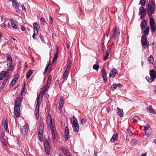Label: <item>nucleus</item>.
Segmentation results:
<instances>
[{"instance_id":"1","label":"nucleus","mask_w":156,"mask_h":156,"mask_svg":"<svg viewBox=\"0 0 156 156\" xmlns=\"http://www.w3.org/2000/svg\"><path fill=\"white\" fill-rule=\"evenodd\" d=\"M22 99L20 97L17 98L15 101L14 108V114L15 115L18 117L20 116V110Z\"/></svg>"},{"instance_id":"2","label":"nucleus","mask_w":156,"mask_h":156,"mask_svg":"<svg viewBox=\"0 0 156 156\" xmlns=\"http://www.w3.org/2000/svg\"><path fill=\"white\" fill-rule=\"evenodd\" d=\"M47 121L48 125H50L51 126L52 138L53 140H55L56 139L55 137L57 135L55 125L54 123H52L51 118L48 119V118H47Z\"/></svg>"},{"instance_id":"3","label":"nucleus","mask_w":156,"mask_h":156,"mask_svg":"<svg viewBox=\"0 0 156 156\" xmlns=\"http://www.w3.org/2000/svg\"><path fill=\"white\" fill-rule=\"evenodd\" d=\"M147 2L148 3L146 4L147 9L148 12L151 13H154L156 8V6L153 0H147Z\"/></svg>"},{"instance_id":"4","label":"nucleus","mask_w":156,"mask_h":156,"mask_svg":"<svg viewBox=\"0 0 156 156\" xmlns=\"http://www.w3.org/2000/svg\"><path fill=\"white\" fill-rule=\"evenodd\" d=\"M116 27H115L111 32L109 36L110 38L111 39H115L116 38L120 33L117 31Z\"/></svg>"},{"instance_id":"5","label":"nucleus","mask_w":156,"mask_h":156,"mask_svg":"<svg viewBox=\"0 0 156 156\" xmlns=\"http://www.w3.org/2000/svg\"><path fill=\"white\" fill-rule=\"evenodd\" d=\"M71 121L72 122V127L73 130L76 132H77L79 130V125L78 123V120L74 117H73Z\"/></svg>"},{"instance_id":"6","label":"nucleus","mask_w":156,"mask_h":156,"mask_svg":"<svg viewBox=\"0 0 156 156\" xmlns=\"http://www.w3.org/2000/svg\"><path fill=\"white\" fill-rule=\"evenodd\" d=\"M141 44L144 48H145L149 45V42H147V37L145 35H143L142 37L141 40Z\"/></svg>"},{"instance_id":"7","label":"nucleus","mask_w":156,"mask_h":156,"mask_svg":"<svg viewBox=\"0 0 156 156\" xmlns=\"http://www.w3.org/2000/svg\"><path fill=\"white\" fill-rule=\"evenodd\" d=\"M29 126L27 124H26L23 127L21 130V134L23 136H26L28 132Z\"/></svg>"},{"instance_id":"8","label":"nucleus","mask_w":156,"mask_h":156,"mask_svg":"<svg viewBox=\"0 0 156 156\" xmlns=\"http://www.w3.org/2000/svg\"><path fill=\"white\" fill-rule=\"evenodd\" d=\"M12 6L15 8L16 12L20 13L21 10L19 8V5L16 0H12Z\"/></svg>"},{"instance_id":"9","label":"nucleus","mask_w":156,"mask_h":156,"mask_svg":"<svg viewBox=\"0 0 156 156\" xmlns=\"http://www.w3.org/2000/svg\"><path fill=\"white\" fill-rule=\"evenodd\" d=\"M13 68V66L12 65L9 66V67L7 68L6 71H5V72H6L5 75L7 77H9H9L10 76Z\"/></svg>"},{"instance_id":"10","label":"nucleus","mask_w":156,"mask_h":156,"mask_svg":"<svg viewBox=\"0 0 156 156\" xmlns=\"http://www.w3.org/2000/svg\"><path fill=\"white\" fill-rule=\"evenodd\" d=\"M150 74L151 81V82L153 81L156 78V72L152 69L150 71Z\"/></svg>"},{"instance_id":"11","label":"nucleus","mask_w":156,"mask_h":156,"mask_svg":"<svg viewBox=\"0 0 156 156\" xmlns=\"http://www.w3.org/2000/svg\"><path fill=\"white\" fill-rule=\"evenodd\" d=\"M117 73L118 72L117 69L115 68H113L111 70L109 76L111 77L114 78L115 77V74Z\"/></svg>"},{"instance_id":"12","label":"nucleus","mask_w":156,"mask_h":156,"mask_svg":"<svg viewBox=\"0 0 156 156\" xmlns=\"http://www.w3.org/2000/svg\"><path fill=\"white\" fill-rule=\"evenodd\" d=\"M69 134V131L68 127L66 126L65 129V135L64 138L66 140H67L68 139V135Z\"/></svg>"},{"instance_id":"13","label":"nucleus","mask_w":156,"mask_h":156,"mask_svg":"<svg viewBox=\"0 0 156 156\" xmlns=\"http://www.w3.org/2000/svg\"><path fill=\"white\" fill-rule=\"evenodd\" d=\"M111 49V48L110 47H109L108 48L107 50L106 51V54L105 55L104 57L103 58V60L104 61H106L107 58H108L109 55V53L110 52Z\"/></svg>"},{"instance_id":"14","label":"nucleus","mask_w":156,"mask_h":156,"mask_svg":"<svg viewBox=\"0 0 156 156\" xmlns=\"http://www.w3.org/2000/svg\"><path fill=\"white\" fill-rule=\"evenodd\" d=\"M117 112L118 115L121 117L123 116V110L122 109H120L117 107Z\"/></svg>"},{"instance_id":"15","label":"nucleus","mask_w":156,"mask_h":156,"mask_svg":"<svg viewBox=\"0 0 156 156\" xmlns=\"http://www.w3.org/2000/svg\"><path fill=\"white\" fill-rule=\"evenodd\" d=\"M121 86L120 83H118L117 84H113L111 86V89L112 91H113L115 89L117 88V87H120Z\"/></svg>"},{"instance_id":"16","label":"nucleus","mask_w":156,"mask_h":156,"mask_svg":"<svg viewBox=\"0 0 156 156\" xmlns=\"http://www.w3.org/2000/svg\"><path fill=\"white\" fill-rule=\"evenodd\" d=\"M147 22L146 20H144L141 22L140 26H141V29L143 30L147 26Z\"/></svg>"},{"instance_id":"17","label":"nucleus","mask_w":156,"mask_h":156,"mask_svg":"<svg viewBox=\"0 0 156 156\" xmlns=\"http://www.w3.org/2000/svg\"><path fill=\"white\" fill-rule=\"evenodd\" d=\"M118 138V134L117 133H115V134H114L113 135L112 137L111 138L110 140V141L112 142H113L115 141H116L117 140Z\"/></svg>"},{"instance_id":"18","label":"nucleus","mask_w":156,"mask_h":156,"mask_svg":"<svg viewBox=\"0 0 156 156\" xmlns=\"http://www.w3.org/2000/svg\"><path fill=\"white\" fill-rule=\"evenodd\" d=\"M7 140V137L4 135L2 136L1 137V140L3 144L5 145L6 144V141Z\"/></svg>"},{"instance_id":"19","label":"nucleus","mask_w":156,"mask_h":156,"mask_svg":"<svg viewBox=\"0 0 156 156\" xmlns=\"http://www.w3.org/2000/svg\"><path fill=\"white\" fill-rule=\"evenodd\" d=\"M39 105H36L35 107L36 118L37 119L39 117Z\"/></svg>"},{"instance_id":"20","label":"nucleus","mask_w":156,"mask_h":156,"mask_svg":"<svg viewBox=\"0 0 156 156\" xmlns=\"http://www.w3.org/2000/svg\"><path fill=\"white\" fill-rule=\"evenodd\" d=\"M68 75V74L64 73L62 78L60 80V81L62 82V83H63L65 79L66 80H67Z\"/></svg>"},{"instance_id":"21","label":"nucleus","mask_w":156,"mask_h":156,"mask_svg":"<svg viewBox=\"0 0 156 156\" xmlns=\"http://www.w3.org/2000/svg\"><path fill=\"white\" fill-rule=\"evenodd\" d=\"M44 125L43 123H41L40 124L38 132L40 133H43Z\"/></svg>"},{"instance_id":"22","label":"nucleus","mask_w":156,"mask_h":156,"mask_svg":"<svg viewBox=\"0 0 156 156\" xmlns=\"http://www.w3.org/2000/svg\"><path fill=\"white\" fill-rule=\"evenodd\" d=\"M58 48H57L56 49V51L55 53V55H54L53 60V62L54 63L55 62L57 59L58 58Z\"/></svg>"},{"instance_id":"23","label":"nucleus","mask_w":156,"mask_h":156,"mask_svg":"<svg viewBox=\"0 0 156 156\" xmlns=\"http://www.w3.org/2000/svg\"><path fill=\"white\" fill-rule=\"evenodd\" d=\"M7 63L9 66L12 65L13 66V64L12 63V57L9 55H8L7 58Z\"/></svg>"},{"instance_id":"24","label":"nucleus","mask_w":156,"mask_h":156,"mask_svg":"<svg viewBox=\"0 0 156 156\" xmlns=\"http://www.w3.org/2000/svg\"><path fill=\"white\" fill-rule=\"evenodd\" d=\"M33 26L34 29L36 30L37 34H38V30L40 28L38 24L37 23L35 22L34 23Z\"/></svg>"},{"instance_id":"25","label":"nucleus","mask_w":156,"mask_h":156,"mask_svg":"<svg viewBox=\"0 0 156 156\" xmlns=\"http://www.w3.org/2000/svg\"><path fill=\"white\" fill-rule=\"evenodd\" d=\"M141 15L140 16V18L142 20L144 19L146 15V9H145L144 12H141L140 14Z\"/></svg>"},{"instance_id":"26","label":"nucleus","mask_w":156,"mask_h":156,"mask_svg":"<svg viewBox=\"0 0 156 156\" xmlns=\"http://www.w3.org/2000/svg\"><path fill=\"white\" fill-rule=\"evenodd\" d=\"M5 72L4 71H2L0 73V80H2L3 79L4 77L6 76Z\"/></svg>"},{"instance_id":"27","label":"nucleus","mask_w":156,"mask_h":156,"mask_svg":"<svg viewBox=\"0 0 156 156\" xmlns=\"http://www.w3.org/2000/svg\"><path fill=\"white\" fill-rule=\"evenodd\" d=\"M148 111L150 112L153 113L154 112V110L152 108V106L151 105H149L147 108Z\"/></svg>"},{"instance_id":"28","label":"nucleus","mask_w":156,"mask_h":156,"mask_svg":"<svg viewBox=\"0 0 156 156\" xmlns=\"http://www.w3.org/2000/svg\"><path fill=\"white\" fill-rule=\"evenodd\" d=\"M145 134L148 136H149L151 133V129H144Z\"/></svg>"},{"instance_id":"29","label":"nucleus","mask_w":156,"mask_h":156,"mask_svg":"<svg viewBox=\"0 0 156 156\" xmlns=\"http://www.w3.org/2000/svg\"><path fill=\"white\" fill-rule=\"evenodd\" d=\"M62 151L63 153L66 156H68L70 154L68 150L66 149H62Z\"/></svg>"},{"instance_id":"30","label":"nucleus","mask_w":156,"mask_h":156,"mask_svg":"<svg viewBox=\"0 0 156 156\" xmlns=\"http://www.w3.org/2000/svg\"><path fill=\"white\" fill-rule=\"evenodd\" d=\"M4 128L6 132L9 133V129L8 128V125L7 121L6 120L4 123Z\"/></svg>"},{"instance_id":"31","label":"nucleus","mask_w":156,"mask_h":156,"mask_svg":"<svg viewBox=\"0 0 156 156\" xmlns=\"http://www.w3.org/2000/svg\"><path fill=\"white\" fill-rule=\"evenodd\" d=\"M32 73V70H30L28 71L26 74V78L27 79H28L30 77Z\"/></svg>"},{"instance_id":"32","label":"nucleus","mask_w":156,"mask_h":156,"mask_svg":"<svg viewBox=\"0 0 156 156\" xmlns=\"http://www.w3.org/2000/svg\"><path fill=\"white\" fill-rule=\"evenodd\" d=\"M147 59L148 61L150 63H153L154 61V58L152 55H151Z\"/></svg>"},{"instance_id":"33","label":"nucleus","mask_w":156,"mask_h":156,"mask_svg":"<svg viewBox=\"0 0 156 156\" xmlns=\"http://www.w3.org/2000/svg\"><path fill=\"white\" fill-rule=\"evenodd\" d=\"M38 135L39 140L41 141H43V133L38 132Z\"/></svg>"},{"instance_id":"34","label":"nucleus","mask_w":156,"mask_h":156,"mask_svg":"<svg viewBox=\"0 0 156 156\" xmlns=\"http://www.w3.org/2000/svg\"><path fill=\"white\" fill-rule=\"evenodd\" d=\"M150 28L149 27H146L145 30L144 31V34L146 36L147 35H148V32L149 31Z\"/></svg>"},{"instance_id":"35","label":"nucleus","mask_w":156,"mask_h":156,"mask_svg":"<svg viewBox=\"0 0 156 156\" xmlns=\"http://www.w3.org/2000/svg\"><path fill=\"white\" fill-rule=\"evenodd\" d=\"M150 27H151V31L154 32L156 30V26L155 24L151 25Z\"/></svg>"},{"instance_id":"36","label":"nucleus","mask_w":156,"mask_h":156,"mask_svg":"<svg viewBox=\"0 0 156 156\" xmlns=\"http://www.w3.org/2000/svg\"><path fill=\"white\" fill-rule=\"evenodd\" d=\"M70 67L71 66L70 65H69V64L68 65L66 68V70L64 73L67 74H68V72L69 70Z\"/></svg>"},{"instance_id":"37","label":"nucleus","mask_w":156,"mask_h":156,"mask_svg":"<svg viewBox=\"0 0 156 156\" xmlns=\"http://www.w3.org/2000/svg\"><path fill=\"white\" fill-rule=\"evenodd\" d=\"M137 140L135 139H133L131 141V143L132 146L136 145L137 143Z\"/></svg>"},{"instance_id":"38","label":"nucleus","mask_w":156,"mask_h":156,"mask_svg":"<svg viewBox=\"0 0 156 156\" xmlns=\"http://www.w3.org/2000/svg\"><path fill=\"white\" fill-rule=\"evenodd\" d=\"M9 79V77H6V78L4 80L2 85V87H4L5 85L6 84Z\"/></svg>"},{"instance_id":"39","label":"nucleus","mask_w":156,"mask_h":156,"mask_svg":"<svg viewBox=\"0 0 156 156\" xmlns=\"http://www.w3.org/2000/svg\"><path fill=\"white\" fill-rule=\"evenodd\" d=\"M46 154L47 155H49L50 154V148H45Z\"/></svg>"},{"instance_id":"40","label":"nucleus","mask_w":156,"mask_h":156,"mask_svg":"<svg viewBox=\"0 0 156 156\" xmlns=\"http://www.w3.org/2000/svg\"><path fill=\"white\" fill-rule=\"evenodd\" d=\"M40 21L41 22L42 25H44L45 23H46L45 20L43 17H41L40 19Z\"/></svg>"},{"instance_id":"41","label":"nucleus","mask_w":156,"mask_h":156,"mask_svg":"<svg viewBox=\"0 0 156 156\" xmlns=\"http://www.w3.org/2000/svg\"><path fill=\"white\" fill-rule=\"evenodd\" d=\"M19 77V76L18 75H16L14 77L13 80L15 81V83H16Z\"/></svg>"},{"instance_id":"42","label":"nucleus","mask_w":156,"mask_h":156,"mask_svg":"<svg viewBox=\"0 0 156 156\" xmlns=\"http://www.w3.org/2000/svg\"><path fill=\"white\" fill-rule=\"evenodd\" d=\"M133 120L134 121L137 122L138 121L140 120V119L139 117L136 116L133 117Z\"/></svg>"},{"instance_id":"43","label":"nucleus","mask_w":156,"mask_h":156,"mask_svg":"<svg viewBox=\"0 0 156 156\" xmlns=\"http://www.w3.org/2000/svg\"><path fill=\"white\" fill-rule=\"evenodd\" d=\"M145 9H144V7H140L139 9V14H140L141 12H144Z\"/></svg>"},{"instance_id":"44","label":"nucleus","mask_w":156,"mask_h":156,"mask_svg":"<svg viewBox=\"0 0 156 156\" xmlns=\"http://www.w3.org/2000/svg\"><path fill=\"white\" fill-rule=\"evenodd\" d=\"M99 66L98 65H94L93 66V68L95 70L98 71L99 68Z\"/></svg>"},{"instance_id":"45","label":"nucleus","mask_w":156,"mask_h":156,"mask_svg":"<svg viewBox=\"0 0 156 156\" xmlns=\"http://www.w3.org/2000/svg\"><path fill=\"white\" fill-rule=\"evenodd\" d=\"M127 130L129 136H130L132 135L133 133L131 130L129 129L128 128L127 129Z\"/></svg>"},{"instance_id":"46","label":"nucleus","mask_w":156,"mask_h":156,"mask_svg":"<svg viewBox=\"0 0 156 156\" xmlns=\"http://www.w3.org/2000/svg\"><path fill=\"white\" fill-rule=\"evenodd\" d=\"M146 1V0H140V3L141 5L143 6L145 5Z\"/></svg>"},{"instance_id":"47","label":"nucleus","mask_w":156,"mask_h":156,"mask_svg":"<svg viewBox=\"0 0 156 156\" xmlns=\"http://www.w3.org/2000/svg\"><path fill=\"white\" fill-rule=\"evenodd\" d=\"M86 122V119L85 118H83L81 120V125H83Z\"/></svg>"},{"instance_id":"48","label":"nucleus","mask_w":156,"mask_h":156,"mask_svg":"<svg viewBox=\"0 0 156 156\" xmlns=\"http://www.w3.org/2000/svg\"><path fill=\"white\" fill-rule=\"evenodd\" d=\"M16 83H15V81H14V80H12V81H11L9 85V87H12Z\"/></svg>"},{"instance_id":"49","label":"nucleus","mask_w":156,"mask_h":156,"mask_svg":"<svg viewBox=\"0 0 156 156\" xmlns=\"http://www.w3.org/2000/svg\"><path fill=\"white\" fill-rule=\"evenodd\" d=\"M150 24L151 25L155 24L154 21L153 19H151L150 20Z\"/></svg>"},{"instance_id":"50","label":"nucleus","mask_w":156,"mask_h":156,"mask_svg":"<svg viewBox=\"0 0 156 156\" xmlns=\"http://www.w3.org/2000/svg\"><path fill=\"white\" fill-rule=\"evenodd\" d=\"M153 13H151V12H147V15L150 20L151 19H153L152 18V14Z\"/></svg>"},{"instance_id":"51","label":"nucleus","mask_w":156,"mask_h":156,"mask_svg":"<svg viewBox=\"0 0 156 156\" xmlns=\"http://www.w3.org/2000/svg\"><path fill=\"white\" fill-rule=\"evenodd\" d=\"M46 92V91L45 90H42L40 92L39 94L40 95H42V96H43V95H44L45 94Z\"/></svg>"},{"instance_id":"52","label":"nucleus","mask_w":156,"mask_h":156,"mask_svg":"<svg viewBox=\"0 0 156 156\" xmlns=\"http://www.w3.org/2000/svg\"><path fill=\"white\" fill-rule=\"evenodd\" d=\"M49 20L50 23L51 24H52L53 23V19L50 16H49Z\"/></svg>"},{"instance_id":"53","label":"nucleus","mask_w":156,"mask_h":156,"mask_svg":"<svg viewBox=\"0 0 156 156\" xmlns=\"http://www.w3.org/2000/svg\"><path fill=\"white\" fill-rule=\"evenodd\" d=\"M44 145L47 146V145H49V144L48 141L47 140L44 141Z\"/></svg>"},{"instance_id":"54","label":"nucleus","mask_w":156,"mask_h":156,"mask_svg":"<svg viewBox=\"0 0 156 156\" xmlns=\"http://www.w3.org/2000/svg\"><path fill=\"white\" fill-rule=\"evenodd\" d=\"M25 94H26L25 92V91H24V90L23 89V90H22L21 94V95L22 96H24L25 95Z\"/></svg>"},{"instance_id":"55","label":"nucleus","mask_w":156,"mask_h":156,"mask_svg":"<svg viewBox=\"0 0 156 156\" xmlns=\"http://www.w3.org/2000/svg\"><path fill=\"white\" fill-rule=\"evenodd\" d=\"M42 98H43V96H42V95H40L39 94V96L37 97V99H39V100H41L42 99Z\"/></svg>"},{"instance_id":"56","label":"nucleus","mask_w":156,"mask_h":156,"mask_svg":"<svg viewBox=\"0 0 156 156\" xmlns=\"http://www.w3.org/2000/svg\"><path fill=\"white\" fill-rule=\"evenodd\" d=\"M103 80L105 83H106L107 81V76H102Z\"/></svg>"},{"instance_id":"57","label":"nucleus","mask_w":156,"mask_h":156,"mask_svg":"<svg viewBox=\"0 0 156 156\" xmlns=\"http://www.w3.org/2000/svg\"><path fill=\"white\" fill-rule=\"evenodd\" d=\"M12 27L15 29H17V26L16 25L14 24H12V25H11Z\"/></svg>"},{"instance_id":"58","label":"nucleus","mask_w":156,"mask_h":156,"mask_svg":"<svg viewBox=\"0 0 156 156\" xmlns=\"http://www.w3.org/2000/svg\"><path fill=\"white\" fill-rule=\"evenodd\" d=\"M41 100H39V99H37L36 105H40V104L41 103Z\"/></svg>"},{"instance_id":"59","label":"nucleus","mask_w":156,"mask_h":156,"mask_svg":"<svg viewBox=\"0 0 156 156\" xmlns=\"http://www.w3.org/2000/svg\"><path fill=\"white\" fill-rule=\"evenodd\" d=\"M40 37L41 41H44V39L43 36L42 35H40Z\"/></svg>"},{"instance_id":"60","label":"nucleus","mask_w":156,"mask_h":156,"mask_svg":"<svg viewBox=\"0 0 156 156\" xmlns=\"http://www.w3.org/2000/svg\"><path fill=\"white\" fill-rule=\"evenodd\" d=\"M49 87V85L47 84V85L46 86L44 90L47 91L48 90Z\"/></svg>"},{"instance_id":"61","label":"nucleus","mask_w":156,"mask_h":156,"mask_svg":"<svg viewBox=\"0 0 156 156\" xmlns=\"http://www.w3.org/2000/svg\"><path fill=\"white\" fill-rule=\"evenodd\" d=\"M107 111V113L108 114H109V112L110 111V108L109 107H107L106 108Z\"/></svg>"},{"instance_id":"62","label":"nucleus","mask_w":156,"mask_h":156,"mask_svg":"<svg viewBox=\"0 0 156 156\" xmlns=\"http://www.w3.org/2000/svg\"><path fill=\"white\" fill-rule=\"evenodd\" d=\"M22 9H23V11L25 12L26 11V9L25 8V6H24V5H22Z\"/></svg>"},{"instance_id":"63","label":"nucleus","mask_w":156,"mask_h":156,"mask_svg":"<svg viewBox=\"0 0 156 156\" xmlns=\"http://www.w3.org/2000/svg\"><path fill=\"white\" fill-rule=\"evenodd\" d=\"M9 21L11 23V25H12V24H14V22L12 19H10L9 20Z\"/></svg>"},{"instance_id":"64","label":"nucleus","mask_w":156,"mask_h":156,"mask_svg":"<svg viewBox=\"0 0 156 156\" xmlns=\"http://www.w3.org/2000/svg\"><path fill=\"white\" fill-rule=\"evenodd\" d=\"M51 78H52L51 76V75H50L49 76L48 80L49 81H51Z\"/></svg>"}]
</instances>
